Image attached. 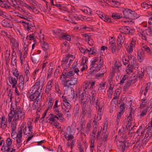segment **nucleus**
Listing matches in <instances>:
<instances>
[{"instance_id":"42","label":"nucleus","mask_w":152,"mask_h":152,"mask_svg":"<svg viewBox=\"0 0 152 152\" xmlns=\"http://www.w3.org/2000/svg\"><path fill=\"white\" fill-rule=\"evenodd\" d=\"M58 100H56L55 102L54 105L53 106V109L54 113L57 112H59V111H61L60 110V108L59 107L60 106H58Z\"/></svg>"},{"instance_id":"12","label":"nucleus","mask_w":152,"mask_h":152,"mask_svg":"<svg viewBox=\"0 0 152 152\" xmlns=\"http://www.w3.org/2000/svg\"><path fill=\"white\" fill-rule=\"evenodd\" d=\"M118 30L122 33L125 34H132L134 32L133 30L127 26H121Z\"/></svg>"},{"instance_id":"28","label":"nucleus","mask_w":152,"mask_h":152,"mask_svg":"<svg viewBox=\"0 0 152 152\" xmlns=\"http://www.w3.org/2000/svg\"><path fill=\"white\" fill-rule=\"evenodd\" d=\"M107 3H109L112 7H118L120 5V3L115 0H105Z\"/></svg>"},{"instance_id":"7","label":"nucleus","mask_w":152,"mask_h":152,"mask_svg":"<svg viewBox=\"0 0 152 152\" xmlns=\"http://www.w3.org/2000/svg\"><path fill=\"white\" fill-rule=\"evenodd\" d=\"M16 130L12 131L11 136L14 139H16V142L17 143L16 146L17 148H19L21 145L22 141L21 137L22 134L21 130H19L18 133L17 134L16 132Z\"/></svg>"},{"instance_id":"13","label":"nucleus","mask_w":152,"mask_h":152,"mask_svg":"<svg viewBox=\"0 0 152 152\" xmlns=\"http://www.w3.org/2000/svg\"><path fill=\"white\" fill-rule=\"evenodd\" d=\"M29 3L30 4V6H29V10L36 14L39 13V11L36 8L37 4L35 1L34 0H29Z\"/></svg>"},{"instance_id":"22","label":"nucleus","mask_w":152,"mask_h":152,"mask_svg":"<svg viewBox=\"0 0 152 152\" xmlns=\"http://www.w3.org/2000/svg\"><path fill=\"white\" fill-rule=\"evenodd\" d=\"M142 51L144 53L145 52L148 55L152 56V50L150 49L149 47L145 44L142 43L141 46Z\"/></svg>"},{"instance_id":"18","label":"nucleus","mask_w":152,"mask_h":152,"mask_svg":"<svg viewBox=\"0 0 152 152\" xmlns=\"http://www.w3.org/2000/svg\"><path fill=\"white\" fill-rule=\"evenodd\" d=\"M138 64H129L126 68V72L127 74H129L133 72L134 68H138Z\"/></svg>"},{"instance_id":"26","label":"nucleus","mask_w":152,"mask_h":152,"mask_svg":"<svg viewBox=\"0 0 152 152\" xmlns=\"http://www.w3.org/2000/svg\"><path fill=\"white\" fill-rule=\"evenodd\" d=\"M78 98L79 100L81 101V103H83V104H85L86 102L87 99L86 98V96L84 94V92L82 90L80 91L78 93Z\"/></svg>"},{"instance_id":"57","label":"nucleus","mask_w":152,"mask_h":152,"mask_svg":"<svg viewBox=\"0 0 152 152\" xmlns=\"http://www.w3.org/2000/svg\"><path fill=\"white\" fill-rule=\"evenodd\" d=\"M97 132V130L93 129L90 135L91 140H95V135H96Z\"/></svg>"},{"instance_id":"1","label":"nucleus","mask_w":152,"mask_h":152,"mask_svg":"<svg viewBox=\"0 0 152 152\" xmlns=\"http://www.w3.org/2000/svg\"><path fill=\"white\" fill-rule=\"evenodd\" d=\"M10 109V112L8 115V121L9 124H10L14 117L12 122L11 128V131L16 130L18 121L19 119L22 120L24 118V113L21 110L19 107H17L15 104H11Z\"/></svg>"},{"instance_id":"62","label":"nucleus","mask_w":152,"mask_h":152,"mask_svg":"<svg viewBox=\"0 0 152 152\" xmlns=\"http://www.w3.org/2000/svg\"><path fill=\"white\" fill-rule=\"evenodd\" d=\"M16 56L12 55L11 58V64L13 66H15L16 65Z\"/></svg>"},{"instance_id":"6","label":"nucleus","mask_w":152,"mask_h":152,"mask_svg":"<svg viewBox=\"0 0 152 152\" xmlns=\"http://www.w3.org/2000/svg\"><path fill=\"white\" fill-rule=\"evenodd\" d=\"M74 55L69 54L66 55L65 57L63 58L62 60L61 66L65 69H67L69 67L71 62L74 59Z\"/></svg>"},{"instance_id":"15","label":"nucleus","mask_w":152,"mask_h":152,"mask_svg":"<svg viewBox=\"0 0 152 152\" xmlns=\"http://www.w3.org/2000/svg\"><path fill=\"white\" fill-rule=\"evenodd\" d=\"M53 79H51L48 82L46 86L45 90V92L48 94V97L51 96V94H50L49 93V92L52 90L53 84Z\"/></svg>"},{"instance_id":"60","label":"nucleus","mask_w":152,"mask_h":152,"mask_svg":"<svg viewBox=\"0 0 152 152\" xmlns=\"http://www.w3.org/2000/svg\"><path fill=\"white\" fill-rule=\"evenodd\" d=\"M1 150L2 151L4 150V151H9L10 150L9 146L7 145L6 144H4L1 148Z\"/></svg>"},{"instance_id":"54","label":"nucleus","mask_w":152,"mask_h":152,"mask_svg":"<svg viewBox=\"0 0 152 152\" xmlns=\"http://www.w3.org/2000/svg\"><path fill=\"white\" fill-rule=\"evenodd\" d=\"M63 33L64 32H63L62 30H58L56 33V37H57L60 39H61Z\"/></svg>"},{"instance_id":"5","label":"nucleus","mask_w":152,"mask_h":152,"mask_svg":"<svg viewBox=\"0 0 152 152\" xmlns=\"http://www.w3.org/2000/svg\"><path fill=\"white\" fill-rule=\"evenodd\" d=\"M124 18L130 19H135L139 17V16L134 11L128 8L123 10Z\"/></svg>"},{"instance_id":"19","label":"nucleus","mask_w":152,"mask_h":152,"mask_svg":"<svg viewBox=\"0 0 152 152\" xmlns=\"http://www.w3.org/2000/svg\"><path fill=\"white\" fill-rule=\"evenodd\" d=\"M125 40V37L121 34H119L118 36L117 41V43L118 48L120 49L122 47V45L124 43Z\"/></svg>"},{"instance_id":"53","label":"nucleus","mask_w":152,"mask_h":152,"mask_svg":"<svg viewBox=\"0 0 152 152\" xmlns=\"http://www.w3.org/2000/svg\"><path fill=\"white\" fill-rule=\"evenodd\" d=\"M13 49L15 48L17 49V48L19 46V44L18 41L15 39H13L11 40Z\"/></svg>"},{"instance_id":"63","label":"nucleus","mask_w":152,"mask_h":152,"mask_svg":"<svg viewBox=\"0 0 152 152\" xmlns=\"http://www.w3.org/2000/svg\"><path fill=\"white\" fill-rule=\"evenodd\" d=\"M109 41L110 46L116 45L115 42L113 37H110L109 39Z\"/></svg>"},{"instance_id":"27","label":"nucleus","mask_w":152,"mask_h":152,"mask_svg":"<svg viewBox=\"0 0 152 152\" xmlns=\"http://www.w3.org/2000/svg\"><path fill=\"white\" fill-rule=\"evenodd\" d=\"M137 58L139 62H142L145 59V53L140 50H139L137 52Z\"/></svg>"},{"instance_id":"48","label":"nucleus","mask_w":152,"mask_h":152,"mask_svg":"<svg viewBox=\"0 0 152 152\" xmlns=\"http://www.w3.org/2000/svg\"><path fill=\"white\" fill-rule=\"evenodd\" d=\"M81 89L84 91L85 93L88 91V89L90 90V86L88 83H84Z\"/></svg>"},{"instance_id":"35","label":"nucleus","mask_w":152,"mask_h":152,"mask_svg":"<svg viewBox=\"0 0 152 152\" xmlns=\"http://www.w3.org/2000/svg\"><path fill=\"white\" fill-rule=\"evenodd\" d=\"M35 27L34 23L29 20V34L33 33L35 35V32L34 31H35Z\"/></svg>"},{"instance_id":"2","label":"nucleus","mask_w":152,"mask_h":152,"mask_svg":"<svg viewBox=\"0 0 152 152\" xmlns=\"http://www.w3.org/2000/svg\"><path fill=\"white\" fill-rule=\"evenodd\" d=\"M127 134L124 130V128L119 129L118 135L115 138V142L118 148L121 152L124 151L127 149L131 145L128 140H127Z\"/></svg>"},{"instance_id":"52","label":"nucleus","mask_w":152,"mask_h":152,"mask_svg":"<svg viewBox=\"0 0 152 152\" xmlns=\"http://www.w3.org/2000/svg\"><path fill=\"white\" fill-rule=\"evenodd\" d=\"M71 37L69 35L64 32L61 39H65L69 41L71 40Z\"/></svg>"},{"instance_id":"56","label":"nucleus","mask_w":152,"mask_h":152,"mask_svg":"<svg viewBox=\"0 0 152 152\" xmlns=\"http://www.w3.org/2000/svg\"><path fill=\"white\" fill-rule=\"evenodd\" d=\"M146 72L150 77L152 78V67L149 66L146 69Z\"/></svg>"},{"instance_id":"46","label":"nucleus","mask_w":152,"mask_h":152,"mask_svg":"<svg viewBox=\"0 0 152 152\" xmlns=\"http://www.w3.org/2000/svg\"><path fill=\"white\" fill-rule=\"evenodd\" d=\"M110 82L109 83L110 86L109 88V89L108 91L111 94V98H112V96L113 94V88L114 85L113 84L112 79V78H110Z\"/></svg>"},{"instance_id":"16","label":"nucleus","mask_w":152,"mask_h":152,"mask_svg":"<svg viewBox=\"0 0 152 152\" xmlns=\"http://www.w3.org/2000/svg\"><path fill=\"white\" fill-rule=\"evenodd\" d=\"M91 127V122L89 121L87 123L86 127L85 126L80 131V133L86 136V134L88 135L90 132Z\"/></svg>"},{"instance_id":"36","label":"nucleus","mask_w":152,"mask_h":152,"mask_svg":"<svg viewBox=\"0 0 152 152\" xmlns=\"http://www.w3.org/2000/svg\"><path fill=\"white\" fill-rule=\"evenodd\" d=\"M135 47L131 45L130 44L128 45H126L125 48L126 49V54H130L133 52V49Z\"/></svg>"},{"instance_id":"45","label":"nucleus","mask_w":152,"mask_h":152,"mask_svg":"<svg viewBox=\"0 0 152 152\" xmlns=\"http://www.w3.org/2000/svg\"><path fill=\"white\" fill-rule=\"evenodd\" d=\"M89 99L91 105L93 106H95L96 104L99 102L98 98H96V97H93L92 98H89Z\"/></svg>"},{"instance_id":"49","label":"nucleus","mask_w":152,"mask_h":152,"mask_svg":"<svg viewBox=\"0 0 152 152\" xmlns=\"http://www.w3.org/2000/svg\"><path fill=\"white\" fill-rule=\"evenodd\" d=\"M136 81V80H133V79H132V78L131 79L129 80L126 83L125 86H124V89H126L129 88L131 86V83H134Z\"/></svg>"},{"instance_id":"39","label":"nucleus","mask_w":152,"mask_h":152,"mask_svg":"<svg viewBox=\"0 0 152 152\" xmlns=\"http://www.w3.org/2000/svg\"><path fill=\"white\" fill-rule=\"evenodd\" d=\"M55 114L57 115L58 118H57L56 119L59 120L61 122H63L65 121V119L63 117V114L61 112V111H59V112L55 113Z\"/></svg>"},{"instance_id":"55","label":"nucleus","mask_w":152,"mask_h":152,"mask_svg":"<svg viewBox=\"0 0 152 152\" xmlns=\"http://www.w3.org/2000/svg\"><path fill=\"white\" fill-rule=\"evenodd\" d=\"M10 55V51L7 50L6 53L5 54V60L7 63L9 62L10 61L9 57Z\"/></svg>"},{"instance_id":"31","label":"nucleus","mask_w":152,"mask_h":152,"mask_svg":"<svg viewBox=\"0 0 152 152\" xmlns=\"http://www.w3.org/2000/svg\"><path fill=\"white\" fill-rule=\"evenodd\" d=\"M48 102L47 105V108L45 110L48 111L52 108V106L53 104V98L50 96L48 97Z\"/></svg>"},{"instance_id":"33","label":"nucleus","mask_w":152,"mask_h":152,"mask_svg":"<svg viewBox=\"0 0 152 152\" xmlns=\"http://www.w3.org/2000/svg\"><path fill=\"white\" fill-rule=\"evenodd\" d=\"M17 79L13 77L12 76H10L8 78L9 81L10 83L11 84L12 88L15 87L17 83Z\"/></svg>"},{"instance_id":"3","label":"nucleus","mask_w":152,"mask_h":152,"mask_svg":"<svg viewBox=\"0 0 152 152\" xmlns=\"http://www.w3.org/2000/svg\"><path fill=\"white\" fill-rule=\"evenodd\" d=\"M77 62H74L72 65L70 70L69 71L68 70V69H65L63 71L62 74L61 75L60 80L62 82H65L66 79L70 77L71 76L74 75L75 73L78 75L79 70L77 66Z\"/></svg>"},{"instance_id":"59","label":"nucleus","mask_w":152,"mask_h":152,"mask_svg":"<svg viewBox=\"0 0 152 152\" xmlns=\"http://www.w3.org/2000/svg\"><path fill=\"white\" fill-rule=\"evenodd\" d=\"M13 74L16 77L17 79H18L19 74L18 70L16 68H14L12 71Z\"/></svg>"},{"instance_id":"50","label":"nucleus","mask_w":152,"mask_h":152,"mask_svg":"<svg viewBox=\"0 0 152 152\" xmlns=\"http://www.w3.org/2000/svg\"><path fill=\"white\" fill-rule=\"evenodd\" d=\"M145 72V70L144 69L141 68V72L140 73H138L136 77L138 78L140 80H142L144 76V73Z\"/></svg>"},{"instance_id":"4","label":"nucleus","mask_w":152,"mask_h":152,"mask_svg":"<svg viewBox=\"0 0 152 152\" xmlns=\"http://www.w3.org/2000/svg\"><path fill=\"white\" fill-rule=\"evenodd\" d=\"M90 66V72H96L100 70L103 65V60L101 57L98 58L95 57L92 59Z\"/></svg>"},{"instance_id":"20","label":"nucleus","mask_w":152,"mask_h":152,"mask_svg":"<svg viewBox=\"0 0 152 152\" xmlns=\"http://www.w3.org/2000/svg\"><path fill=\"white\" fill-rule=\"evenodd\" d=\"M88 61L87 58L85 56L83 57L82 61L80 63L81 67L80 70L81 72L83 71L84 70H86L87 67V62Z\"/></svg>"},{"instance_id":"43","label":"nucleus","mask_w":152,"mask_h":152,"mask_svg":"<svg viewBox=\"0 0 152 152\" xmlns=\"http://www.w3.org/2000/svg\"><path fill=\"white\" fill-rule=\"evenodd\" d=\"M97 110V115L96 118L97 121H99L101 119V116L103 112L104 108H101L96 109Z\"/></svg>"},{"instance_id":"61","label":"nucleus","mask_w":152,"mask_h":152,"mask_svg":"<svg viewBox=\"0 0 152 152\" xmlns=\"http://www.w3.org/2000/svg\"><path fill=\"white\" fill-rule=\"evenodd\" d=\"M55 87L56 92L57 94H61L62 91L59 88V85L58 84H56L55 85Z\"/></svg>"},{"instance_id":"41","label":"nucleus","mask_w":152,"mask_h":152,"mask_svg":"<svg viewBox=\"0 0 152 152\" xmlns=\"http://www.w3.org/2000/svg\"><path fill=\"white\" fill-rule=\"evenodd\" d=\"M144 138L148 140L152 138V130H147L145 136L144 137Z\"/></svg>"},{"instance_id":"21","label":"nucleus","mask_w":152,"mask_h":152,"mask_svg":"<svg viewBox=\"0 0 152 152\" xmlns=\"http://www.w3.org/2000/svg\"><path fill=\"white\" fill-rule=\"evenodd\" d=\"M30 94L29 98L30 101H34L35 100L37 101L36 104H37L38 101H39V98L40 96V94L39 92H37L36 93H32L31 95Z\"/></svg>"},{"instance_id":"44","label":"nucleus","mask_w":152,"mask_h":152,"mask_svg":"<svg viewBox=\"0 0 152 152\" xmlns=\"http://www.w3.org/2000/svg\"><path fill=\"white\" fill-rule=\"evenodd\" d=\"M121 65L119 62L116 61L115 64L114 69L115 70L120 72L121 69Z\"/></svg>"},{"instance_id":"51","label":"nucleus","mask_w":152,"mask_h":152,"mask_svg":"<svg viewBox=\"0 0 152 152\" xmlns=\"http://www.w3.org/2000/svg\"><path fill=\"white\" fill-rule=\"evenodd\" d=\"M35 36V35L34 34H29V38H30V40H33L34 41V43L32 45V49H34V47L35 46V44L36 43V42L35 40V39L34 38V37Z\"/></svg>"},{"instance_id":"32","label":"nucleus","mask_w":152,"mask_h":152,"mask_svg":"<svg viewBox=\"0 0 152 152\" xmlns=\"http://www.w3.org/2000/svg\"><path fill=\"white\" fill-rule=\"evenodd\" d=\"M97 50L94 47H92L89 48V49L86 48V54L88 55H95L96 54Z\"/></svg>"},{"instance_id":"64","label":"nucleus","mask_w":152,"mask_h":152,"mask_svg":"<svg viewBox=\"0 0 152 152\" xmlns=\"http://www.w3.org/2000/svg\"><path fill=\"white\" fill-rule=\"evenodd\" d=\"M146 34L147 35H149L150 36H152V29H151V27L149 26L148 28L145 30Z\"/></svg>"},{"instance_id":"24","label":"nucleus","mask_w":152,"mask_h":152,"mask_svg":"<svg viewBox=\"0 0 152 152\" xmlns=\"http://www.w3.org/2000/svg\"><path fill=\"white\" fill-rule=\"evenodd\" d=\"M7 119L4 116L0 118V127L2 129H5L7 127Z\"/></svg>"},{"instance_id":"14","label":"nucleus","mask_w":152,"mask_h":152,"mask_svg":"<svg viewBox=\"0 0 152 152\" xmlns=\"http://www.w3.org/2000/svg\"><path fill=\"white\" fill-rule=\"evenodd\" d=\"M77 78L75 77L71 78L66 82L64 84V86L68 87H73L77 83Z\"/></svg>"},{"instance_id":"25","label":"nucleus","mask_w":152,"mask_h":152,"mask_svg":"<svg viewBox=\"0 0 152 152\" xmlns=\"http://www.w3.org/2000/svg\"><path fill=\"white\" fill-rule=\"evenodd\" d=\"M126 55L128 58L129 64H138V63L137 61L136 58L134 56L132 55L131 54H126Z\"/></svg>"},{"instance_id":"8","label":"nucleus","mask_w":152,"mask_h":152,"mask_svg":"<svg viewBox=\"0 0 152 152\" xmlns=\"http://www.w3.org/2000/svg\"><path fill=\"white\" fill-rule=\"evenodd\" d=\"M64 136L68 141L69 142L70 141V148L72 150L75 145L76 141V139H73L74 138L73 135L72 134H69V133L65 132H64Z\"/></svg>"},{"instance_id":"30","label":"nucleus","mask_w":152,"mask_h":152,"mask_svg":"<svg viewBox=\"0 0 152 152\" xmlns=\"http://www.w3.org/2000/svg\"><path fill=\"white\" fill-rule=\"evenodd\" d=\"M142 7L145 9H148L152 7V2L146 1L143 2L141 4Z\"/></svg>"},{"instance_id":"38","label":"nucleus","mask_w":152,"mask_h":152,"mask_svg":"<svg viewBox=\"0 0 152 152\" xmlns=\"http://www.w3.org/2000/svg\"><path fill=\"white\" fill-rule=\"evenodd\" d=\"M145 130L146 127L144 126H140L137 131L136 133L138 134V135L140 134L142 136L143 135Z\"/></svg>"},{"instance_id":"34","label":"nucleus","mask_w":152,"mask_h":152,"mask_svg":"<svg viewBox=\"0 0 152 152\" xmlns=\"http://www.w3.org/2000/svg\"><path fill=\"white\" fill-rule=\"evenodd\" d=\"M138 34L142 39L145 41H147L148 35L146 34V32H145V31L141 30L138 32Z\"/></svg>"},{"instance_id":"9","label":"nucleus","mask_w":152,"mask_h":152,"mask_svg":"<svg viewBox=\"0 0 152 152\" xmlns=\"http://www.w3.org/2000/svg\"><path fill=\"white\" fill-rule=\"evenodd\" d=\"M134 116H131L130 115L126 118L124 121V124L126 126V129L127 130L129 128V131H131V129L134 127L132 126L131 124L133 121V117Z\"/></svg>"},{"instance_id":"58","label":"nucleus","mask_w":152,"mask_h":152,"mask_svg":"<svg viewBox=\"0 0 152 152\" xmlns=\"http://www.w3.org/2000/svg\"><path fill=\"white\" fill-rule=\"evenodd\" d=\"M99 121H97L96 118H94V120L93 121L92 123V125L93 127V129L97 130V122Z\"/></svg>"},{"instance_id":"11","label":"nucleus","mask_w":152,"mask_h":152,"mask_svg":"<svg viewBox=\"0 0 152 152\" xmlns=\"http://www.w3.org/2000/svg\"><path fill=\"white\" fill-rule=\"evenodd\" d=\"M45 81V79L44 78L42 77L39 78L36 80L34 85L38 90H41L44 86Z\"/></svg>"},{"instance_id":"47","label":"nucleus","mask_w":152,"mask_h":152,"mask_svg":"<svg viewBox=\"0 0 152 152\" xmlns=\"http://www.w3.org/2000/svg\"><path fill=\"white\" fill-rule=\"evenodd\" d=\"M50 115L51 116L48 118V120L54 123L56 121L55 119H56L57 118H58L57 115L55 114H54L52 113H50Z\"/></svg>"},{"instance_id":"10","label":"nucleus","mask_w":152,"mask_h":152,"mask_svg":"<svg viewBox=\"0 0 152 152\" xmlns=\"http://www.w3.org/2000/svg\"><path fill=\"white\" fill-rule=\"evenodd\" d=\"M28 42H26V41H24L23 48L24 49V52L23 53V57H21L22 54L20 53V58L21 64H22V62L23 61H25V58L28 56Z\"/></svg>"},{"instance_id":"40","label":"nucleus","mask_w":152,"mask_h":152,"mask_svg":"<svg viewBox=\"0 0 152 152\" xmlns=\"http://www.w3.org/2000/svg\"><path fill=\"white\" fill-rule=\"evenodd\" d=\"M76 127L74 126H69L66 129V130L67 131H68V132H67L68 133H69V134L70 131V133L71 134H72L73 135L75 133L76 131Z\"/></svg>"},{"instance_id":"37","label":"nucleus","mask_w":152,"mask_h":152,"mask_svg":"<svg viewBox=\"0 0 152 152\" xmlns=\"http://www.w3.org/2000/svg\"><path fill=\"white\" fill-rule=\"evenodd\" d=\"M27 127L26 126V125L24 124H22L19 130H21L22 134L23 132L24 135L28 136V130L27 129Z\"/></svg>"},{"instance_id":"17","label":"nucleus","mask_w":152,"mask_h":152,"mask_svg":"<svg viewBox=\"0 0 152 152\" xmlns=\"http://www.w3.org/2000/svg\"><path fill=\"white\" fill-rule=\"evenodd\" d=\"M39 37L42 48L44 51H45L48 49L49 46L47 43L44 41L45 40L43 34H42L41 33L40 35H39Z\"/></svg>"},{"instance_id":"23","label":"nucleus","mask_w":152,"mask_h":152,"mask_svg":"<svg viewBox=\"0 0 152 152\" xmlns=\"http://www.w3.org/2000/svg\"><path fill=\"white\" fill-rule=\"evenodd\" d=\"M1 25L3 27L7 28H12L13 27V23L8 20H3L1 21Z\"/></svg>"},{"instance_id":"29","label":"nucleus","mask_w":152,"mask_h":152,"mask_svg":"<svg viewBox=\"0 0 152 152\" xmlns=\"http://www.w3.org/2000/svg\"><path fill=\"white\" fill-rule=\"evenodd\" d=\"M24 71L25 72L24 77L25 80L26 81V82H27L28 80V64L27 63V64H25L24 67Z\"/></svg>"}]
</instances>
